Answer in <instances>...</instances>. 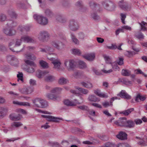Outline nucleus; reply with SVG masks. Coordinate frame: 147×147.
Instances as JSON below:
<instances>
[{"instance_id": "5701e85b", "label": "nucleus", "mask_w": 147, "mask_h": 147, "mask_svg": "<svg viewBox=\"0 0 147 147\" xmlns=\"http://www.w3.org/2000/svg\"><path fill=\"white\" fill-rule=\"evenodd\" d=\"M146 99V98L145 96H142L139 94L136 96L135 100L136 102H139L141 101H144Z\"/></svg>"}, {"instance_id": "9d476101", "label": "nucleus", "mask_w": 147, "mask_h": 147, "mask_svg": "<svg viewBox=\"0 0 147 147\" xmlns=\"http://www.w3.org/2000/svg\"><path fill=\"white\" fill-rule=\"evenodd\" d=\"M3 32L6 35L12 36L15 35L16 33V31L13 28H5L4 29Z\"/></svg>"}, {"instance_id": "b1692460", "label": "nucleus", "mask_w": 147, "mask_h": 147, "mask_svg": "<svg viewBox=\"0 0 147 147\" xmlns=\"http://www.w3.org/2000/svg\"><path fill=\"white\" fill-rule=\"evenodd\" d=\"M22 118V116L18 114L17 116H13L11 115H10V118L13 121H16L20 120Z\"/></svg>"}, {"instance_id": "4be33fe9", "label": "nucleus", "mask_w": 147, "mask_h": 147, "mask_svg": "<svg viewBox=\"0 0 147 147\" xmlns=\"http://www.w3.org/2000/svg\"><path fill=\"white\" fill-rule=\"evenodd\" d=\"M88 99L90 102H95L99 101L100 100L99 98H97L93 94L89 95Z\"/></svg>"}, {"instance_id": "72a5a7b5", "label": "nucleus", "mask_w": 147, "mask_h": 147, "mask_svg": "<svg viewBox=\"0 0 147 147\" xmlns=\"http://www.w3.org/2000/svg\"><path fill=\"white\" fill-rule=\"evenodd\" d=\"M58 82L60 84L63 85L68 82V81L64 78H61L59 79Z\"/></svg>"}, {"instance_id": "c756f323", "label": "nucleus", "mask_w": 147, "mask_h": 147, "mask_svg": "<svg viewBox=\"0 0 147 147\" xmlns=\"http://www.w3.org/2000/svg\"><path fill=\"white\" fill-rule=\"evenodd\" d=\"M134 110V108H130L125 110L121 112V114H123L125 116L128 115L131 112L133 111Z\"/></svg>"}, {"instance_id": "e2e57ef3", "label": "nucleus", "mask_w": 147, "mask_h": 147, "mask_svg": "<svg viewBox=\"0 0 147 147\" xmlns=\"http://www.w3.org/2000/svg\"><path fill=\"white\" fill-rule=\"evenodd\" d=\"M72 53L74 55H79L80 54V52L79 50L73 49L72 51Z\"/></svg>"}, {"instance_id": "e433bc0d", "label": "nucleus", "mask_w": 147, "mask_h": 147, "mask_svg": "<svg viewBox=\"0 0 147 147\" xmlns=\"http://www.w3.org/2000/svg\"><path fill=\"white\" fill-rule=\"evenodd\" d=\"M25 57L29 59H30L32 60H35L36 59L35 56L33 54H31L30 53L26 54L25 55Z\"/></svg>"}, {"instance_id": "3c124183", "label": "nucleus", "mask_w": 147, "mask_h": 147, "mask_svg": "<svg viewBox=\"0 0 147 147\" xmlns=\"http://www.w3.org/2000/svg\"><path fill=\"white\" fill-rule=\"evenodd\" d=\"M104 57L106 61V63L108 64L111 63V59L109 56L104 55Z\"/></svg>"}, {"instance_id": "8fccbe9b", "label": "nucleus", "mask_w": 147, "mask_h": 147, "mask_svg": "<svg viewBox=\"0 0 147 147\" xmlns=\"http://www.w3.org/2000/svg\"><path fill=\"white\" fill-rule=\"evenodd\" d=\"M71 36L73 42L75 44H78L79 43V42L78 40L76 38L74 34H71Z\"/></svg>"}, {"instance_id": "f03ea898", "label": "nucleus", "mask_w": 147, "mask_h": 147, "mask_svg": "<svg viewBox=\"0 0 147 147\" xmlns=\"http://www.w3.org/2000/svg\"><path fill=\"white\" fill-rule=\"evenodd\" d=\"M34 18L40 24L42 25H45L48 23V19L46 17L34 14L33 16Z\"/></svg>"}, {"instance_id": "f257e3e1", "label": "nucleus", "mask_w": 147, "mask_h": 147, "mask_svg": "<svg viewBox=\"0 0 147 147\" xmlns=\"http://www.w3.org/2000/svg\"><path fill=\"white\" fill-rule=\"evenodd\" d=\"M22 41L21 38L20 39H17L16 40L15 42H14V41H12L11 42L9 43V47H10L9 48L13 52H16L22 51L24 48V46L20 51H18L16 49L17 47L19 46L20 45Z\"/></svg>"}, {"instance_id": "4d7b16f0", "label": "nucleus", "mask_w": 147, "mask_h": 147, "mask_svg": "<svg viewBox=\"0 0 147 147\" xmlns=\"http://www.w3.org/2000/svg\"><path fill=\"white\" fill-rule=\"evenodd\" d=\"M138 144L142 146H145L147 145V142H145L142 139L138 142Z\"/></svg>"}, {"instance_id": "bf43d9fd", "label": "nucleus", "mask_w": 147, "mask_h": 147, "mask_svg": "<svg viewBox=\"0 0 147 147\" xmlns=\"http://www.w3.org/2000/svg\"><path fill=\"white\" fill-rule=\"evenodd\" d=\"M23 74H17V77L18 78L17 80L19 81L20 80L22 82H23Z\"/></svg>"}, {"instance_id": "f8f14e48", "label": "nucleus", "mask_w": 147, "mask_h": 147, "mask_svg": "<svg viewBox=\"0 0 147 147\" xmlns=\"http://www.w3.org/2000/svg\"><path fill=\"white\" fill-rule=\"evenodd\" d=\"M117 95L119 96L121 98L127 99H129L131 98V96L126 92L124 90H121L119 93L117 94Z\"/></svg>"}, {"instance_id": "c85d7f7f", "label": "nucleus", "mask_w": 147, "mask_h": 147, "mask_svg": "<svg viewBox=\"0 0 147 147\" xmlns=\"http://www.w3.org/2000/svg\"><path fill=\"white\" fill-rule=\"evenodd\" d=\"M45 80L47 82H52L55 80V77L52 75L45 76Z\"/></svg>"}, {"instance_id": "37998d69", "label": "nucleus", "mask_w": 147, "mask_h": 147, "mask_svg": "<svg viewBox=\"0 0 147 147\" xmlns=\"http://www.w3.org/2000/svg\"><path fill=\"white\" fill-rule=\"evenodd\" d=\"M76 89H78L81 93L85 94H88L89 92V91L88 90L82 88L78 87L76 88Z\"/></svg>"}, {"instance_id": "473e14b6", "label": "nucleus", "mask_w": 147, "mask_h": 147, "mask_svg": "<svg viewBox=\"0 0 147 147\" xmlns=\"http://www.w3.org/2000/svg\"><path fill=\"white\" fill-rule=\"evenodd\" d=\"M136 53L134 51H126L124 53L125 55L129 57H131Z\"/></svg>"}, {"instance_id": "c03bdc74", "label": "nucleus", "mask_w": 147, "mask_h": 147, "mask_svg": "<svg viewBox=\"0 0 147 147\" xmlns=\"http://www.w3.org/2000/svg\"><path fill=\"white\" fill-rule=\"evenodd\" d=\"M7 24L8 26L14 27L17 26V23L12 20H9Z\"/></svg>"}, {"instance_id": "2f4dec72", "label": "nucleus", "mask_w": 147, "mask_h": 147, "mask_svg": "<svg viewBox=\"0 0 147 147\" xmlns=\"http://www.w3.org/2000/svg\"><path fill=\"white\" fill-rule=\"evenodd\" d=\"M6 109L3 107H0V119L3 118L5 115Z\"/></svg>"}, {"instance_id": "603ef678", "label": "nucleus", "mask_w": 147, "mask_h": 147, "mask_svg": "<svg viewBox=\"0 0 147 147\" xmlns=\"http://www.w3.org/2000/svg\"><path fill=\"white\" fill-rule=\"evenodd\" d=\"M77 107L78 109H80L83 111H87L89 110L88 108L86 105H83L82 106H78Z\"/></svg>"}, {"instance_id": "a19ab883", "label": "nucleus", "mask_w": 147, "mask_h": 147, "mask_svg": "<svg viewBox=\"0 0 147 147\" xmlns=\"http://www.w3.org/2000/svg\"><path fill=\"white\" fill-rule=\"evenodd\" d=\"M75 66L74 64V61L73 60H70L69 61V70H73Z\"/></svg>"}, {"instance_id": "5fc2aeb1", "label": "nucleus", "mask_w": 147, "mask_h": 147, "mask_svg": "<svg viewBox=\"0 0 147 147\" xmlns=\"http://www.w3.org/2000/svg\"><path fill=\"white\" fill-rule=\"evenodd\" d=\"M121 19V22L123 24H125V20L126 18V15L125 14L123 13H120Z\"/></svg>"}, {"instance_id": "774afa93", "label": "nucleus", "mask_w": 147, "mask_h": 147, "mask_svg": "<svg viewBox=\"0 0 147 147\" xmlns=\"http://www.w3.org/2000/svg\"><path fill=\"white\" fill-rule=\"evenodd\" d=\"M27 88V94H30L33 92V90L32 88L30 87L26 88Z\"/></svg>"}, {"instance_id": "7ed1b4c3", "label": "nucleus", "mask_w": 147, "mask_h": 147, "mask_svg": "<svg viewBox=\"0 0 147 147\" xmlns=\"http://www.w3.org/2000/svg\"><path fill=\"white\" fill-rule=\"evenodd\" d=\"M49 38L50 34L47 32L45 30L40 31L38 35V39L42 42H47Z\"/></svg>"}, {"instance_id": "052dcab7", "label": "nucleus", "mask_w": 147, "mask_h": 147, "mask_svg": "<svg viewBox=\"0 0 147 147\" xmlns=\"http://www.w3.org/2000/svg\"><path fill=\"white\" fill-rule=\"evenodd\" d=\"M61 3L65 7L67 6L69 4V3L67 0H61Z\"/></svg>"}, {"instance_id": "58836bf2", "label": "nucleus", "mask_w": 147, "mask_h": 147, "mask_svg": "<svg viewBox=\"0 0 147 147\" xmlns=\"http://www.w3.org/2000/svg\"><path fill=\"white\" fill-rule=\"evenodd\" d=\"M8 12L9 14L12 18H16L17 17V15L13 9H11L9 10L8 11Z\"/></svg>"}, {"instance_id": "1a4fd4ad", "label": "nucleus", "mask_w": 147, "mask_h": 147, "mask_svg": "<svg viewBox=\"0 0 147 147\" xmlns=\"http://www.w3.org/2000/svg\"><path fill=\"white\" fill-rule=\"evenodd\" d=\"M126 120L125 117L120 118L118 120L115 121L114 123L118 126L125 127Z\"/></svg>"}, {"instance_id": "ddd939ff", "label": "nucleus", "mask_w": 147, "mask_h": 147, "mask_svg": "<svg viewBox=\"0 0 147 147\" xmlns=\"http://www.w3.org/2000/svg\"><path fill=\"white\" fill-rule=\"evenodd\" d=\"M52 45L57 49H60L61 46L63 45V43L59 40H54L51 43Z\"/></svg>"}, {"instance_id": "4468645a", "label": "nucleus", "mask_w": 147, "mask_h": 147, "mask_svg": "<svg viewBox=\"0 0 147 147\" xmlns=\"http://www.w3.org/2000/svg\"><path fill=\"white\" fill-rule=\"evenodd\" d=\"M119 7L122 9L124 10H127L129 8L128 4L124 1L123 0H122L119 2Z\"/></svg>"}, {"instance_id": "39448f33", "label": "nucleus", "mask_w": 147, "mask_h": 147, "mask_svg": "<svg viewBox=\"0 0 147 147\" xmlns=\"http://www.w3.org/2000/svg\"><path fill=\"white\" fill-rule=\"evenodd\" d=\"M47 58L50 60L52 61V63L54 65V68L56 69L58 71L63 70L64 68L62 69L60 67L61 63L60 61L58 59H55L54 58L49 57Z\"/></svg>"}, {"instance_id": "864d4df0", "label": "nucleus", "mask_w": 147, "mask_h": 147, "mask_svg": "<svg viewBox=\"0 0 147 147\" xmlns=\"http://www.w3.org/2000/svg\"><path fill=\"white\" fill-rule=\"evenodd\" d=\"M22 124L20 122H14L11 124V126L13 127H18L22 125Z\"/></svg>"}, {"instance_id": "a211bd4d", "label": "nucleus", "mask_w": 147, "mask_h": 147, "mask_svg": "<svg viewBox=\"0 0 147 147\" xmlns=\"http://www.w3.org/2000/svg\"><path fill=\"white\" fill-rule=\"evenodd\" d=\"M85 59L88 61H92L95 57V54L94 53H91L83 56Z\"/></svg>"}, {"instance_id": "338daca9", "label": "nucleus", "mask_w": 147, "mask_h": 147, "mask_svg": "<svg viewBox=\"0 0 147 147\" xmlns=\"http://www.w3.org/2000/svg\"><path fill=\"white\" fill-rule=\"evenodd\" d=\"M17 6L20 8H24L25 7V4L21 2L18 3Z\"/></svg>"}, {"instance_id": "393cba45", "label": "nucleus", "mask_w": 147, "mask_h": 147, "mask_svg": "<svg viewBox=\"0 0 147 147\" xmlns=\"http://www.w3.org/2000/svg\"><path fill=\"white\" fill-rule=\"evenodd\" d=\"M13 104L20 106H30V104L28 102H22L18 101H13Z\"/></svg>"}, {"instance_id": "9b49d317", "label": "nucleus", "mask_w": 147, "mask_h": 147, "mask_svg": "<svg viewBox=\"0 0 147 147\" xmlns=\"http://www.w3.org/2000/svg\"><path fill=\"white\" fill-rule=\"evenodd\" d=\"M89 5L90 7L93 10L96 11L99 10L100 5L92 1L89 2Z\"/></svg>"}, {"instance_id": "c9c22d12", "label": "nucleus", "mask_w": 147, "mask_h": 147, "mask_svg": "<svg viewBox=\"0 0 147 147\" xmlns=\"http://www.w3.org/2000/svg\"><path fill=\"white\" fill-rule=\"evenodd\" d=\"M62 90V88H60L55 87L53 88L51 91V92L52 93H60Z\"/></svg>"}, {"instance_id": "f3484780", "label": "nucleus", "mask_w": 147, "mask_h": 147, "mask_svg": "<svg viewBox=\"0 0 147 147\" xmlns=\"http://www.w3.org/2000/svg\"><path fill=\"white\" fill-rule=\"evenodd\" d=\"M48 99L52 100H58L60 99V97L57 95L51 94H48L46 95Z\"/></svg>"}, {"instance_id": "0eeeda50", "label": "nucleus", "mask_w": 147, "mask_h": 147, "mask_svg": "<svg viewBox=\"0 0 147 147\" xmlns=\"http://www.w3.org/2000/svg\"><path fill=\"white\" fill-rule=\"evenodd\" d=\"M68 27L69 29L73 31L78 29L79 25L77 22L74 19H71L69 22Z\"/></svg>"}, {"instance_id": "13d9d810", "label": "nucleus", "mask_w": 147, "mask_h": 147, "mask_svg": "<svg viewBox=\"0 0 147 147\" xmlns=\"http://www.w3.org/2000/svg\"><path fill=\"white\" fill-rule=\"evenodd\" d=\"M123 57H119V60L117 61V63L119 65H122L123 64Z\"/></svg>"}, {"instance_id": "6e6552de", "label": "nucleus", "mask_w": 147, "mask_h": 147, "mask_svg": "<svg viewBox=\"0 0 147 147\" xmlns=\"http://www.w3.org/2000/svg\"><path fill=\"white\" fill-rule=\"evenodd\" d=\"M22 41L27 43H32L35 42V40L33 37L27 35H24L21 37Z\"/></svg>"}, {"instance_id": "6ab92c4d", "label": "nucleus", "mask_w": 147, "mask_h": 147, "mask_svg": "<svg viewBox=\"0 0 147 147\" xmlns=\"http://www.w3.org/2000/svg\"><path fill=\"white\" fill-rule=\"evenodd\" d=\"M81 84L84 87L90 89H91L93 87L92 84L90 82H81Z\"/></svg>"}, {"instance_id": "4c0bfd02", "label": "nucleus", "mask_w": 147, "mask_h": 147, "mask_svg": "<svg viewBox=\"0 0 147 147\" xmlns=\"http://www.w3.org/2000/svg\"><path fill=\"white\" fill-rule=\"evenodd\" d=\"M40 65L44 68H47L48 67V64L45 61L42 60L39 62Z\"/></svg>"}, {"instance_id": "cd10ccee", "label": "nucleus", "mask_w": 147, "mask_h": 147, "mask_svg": "<svg viewBox=\"0 0 147 147\" xmlns=\"http://www.w3.org/2000/svg\"><path fill=\"white\" fill-rule=\"evenodd\" d=\"M47 119L49 121L58 122H59L58 120L59 119L52 116L48 115Z\"/></svg>"}, {"instance_id": "dca6fc26", "label": "nucleus", "mask_w": 147, "mask_h": 147, "mask_svg": "<svg viewBox=\"0 0 147 147\" xmlns=\"http://www.w3.org/2000/svg\"><path fill=\"white\" fill-rule=\"evenodd\" d=\"M127 135L125 132L121 131L119 134L116 135L118 139L121 140H125L127 139Z\"/></svg>"}, {"instance_id": "423d86ee", "label": "nucleus", "mask_w": 147, "mask_h": 147, "mask_svg": "<svg viewBox=\"0 0 147 147\" xmlns=\"http://www.w3.org/2000/svg\"><path fill=\"white\" fill-rule=\"evenodd\" d=\"M7 59L12 66L15 67L18 66L19 62L18 59L14 56L9 55L7 56Z\"/></svg>"}, {"instance_id": "0e129e2a", "label": "nucleus", "mask_w": 147, "mask_h": 147, "mask_svg": "<svg viewBox=\"0 0 147 147\" xmlns=\"http://www.w3.org/2000/svg\"><path fill=\"white\" fill-rule=\"evenodd\" d=\"M140 24L142 30H146V28L144 27V26L146 25H147V23L144 22V21H142Z\"/></svg>"}, {"instance_id": "69168bd1", "label": "nucleus", "mask_w": 147, "mask_h": 147, "mask_svg": "<svg viewBox=\"0 0 147 147\" xmlns=\"http://www.w3.org/2000/svg\"><path fill=\"white\" fill-rule=\"evenodd\" d=\"M6 19V16L4 14H0V21H4Z\"/></svg>"}, {"instance_id": "49530a36", "label": "nucleus", "mask_w": 147, "mask_h": 147, "mask_svg": "<svg viewBox=\"0 0 147 147\" xmlns=\"http://www.w3.org/2000/svg\"><path fill=\"white\" fill-rule=\"evenodd\" d=\"M25 62L27 64L31 66H33L34 67L36 66V65L35 64L34 62L29 60H25Z\"/></svg>"}, {"instance_id": "6e6d98bb", "label": "nucleus", "mask_w": 147, "mask_h": 147, "mask_svg": "<svg viewBox=\"0 0 147 147\" xmlns=\"http://www.w3.org/2000/svg\"><path fill=\"white\" fill-rule=\"evenodd\" d=\"M74 76L76 78L86 79L83 74H74Z\"/></svg>"}, {"instance_id": "412c9836", "label": "nucleus", "mask_w": 147, "mask_h": 147, "mask_svg": "<svg viewBox=\"0 0 147 147\" xmlns=\"http://www.w3.org/2000/svg\"><path fill=\"white\" fill-rule=\"evenodd\" d=\"M45 13L46 16L51 18L54 16V13L52 11L49 9H47L45 10Z\"/></svg>"}, {"instance_id": "09e8293b", "label": "nucleus", "mask_w": 147, "mask_h": 147, "mask_svg": "<svg viewBox=\"0 0 147 147\" xmlns=\"http://www.w3.org/2000/svg\"><path fill=\"white\" fill-rule=\"evenodd\" d=\"M79 64L80 67L81 68H84L86 67V63L82 61H79Z\"/></svg>"}, {"instance_id": "de8ad7c7", "label": "nucleus", "mask_w": 147, "mask_h": 147, "mask_svg": "<svg viewBox=\"0 0 147 147\" xmlns=\"http://www.w3.org/2000/svg\"><path fill=\"white\" fill-rule=\"evenodd\" d=\"M125 76H129L131 79V81L134 82L136 79V75L134 74H122Z\"/></svg>"}, {"instance_id": "ea45409f", "label": "nucleus", "mask_w": 147, "mask_h": 147, "mask_svg": "<svg viewBox=\"0 0 147 147\" xmlns=\"http://www.w3.org/2000/svg\"><path fill=\"white\" fill-rule=\"evenodd\" d=\"M102 105L105 108L108 107L109 106H113L112 101H111L110 100V102L105 101L103 102L102 104Z\"/></svg>"}, {"instance_id": "f704fd0d", "label": "nucleus", "mask_w": 147, "mask_h": 147, "mask_svg": "<svg viewBox=\"0 0 147 147\" xmlns=\"http://www.w3.org/2000/svg\"><path fill=\"white\" fill-rule=\"evenodd\" d=\"M48 106V103L45 100L41 99L40 108H45Z\"/></svg>"}, {"instance_id": "20e7f679", "label": "nucleus", "mask_w": 147, "mask_h": 147, "mask_svg": "<svg viewBox=\"0 0 147 147\" xmlns=\"http://www.w3.org/2000/svg\"><path fill=\"white\" fill-rule=\"evenodd\" d=\"M102 3L105 8L110 11L114 10L116 7L115 4L110 1L106 0L103 1Z\"/></svg>"}, {"instance_id": "7c9ffc66", "label": "nucleus", "mask_w": 147, "mask_h": 147, "mask_svg": "<svg viewBox=\"0 0 147 147\" xmlns=\"http://www.w3.org/2000/svg\"><path fill=\"white\" fill-rule=\"evenodd\" d=\"M91 17L94 20L96 21H98L100 20V17L95 12H92L91 13Z\"/></svg>"}, {"instance_id": "79ce46f5", "label": "nucleus", "mask_w": 147, "mask_h": 147, "mask_svg": "<svg viewBox=\"0 0 147 147\" xmlns=\"http://www.w3.org/2000/svg\"><path fill=\"white\" fill-rule=\"evenodd\" d=\"M64 104L67 106H75L76 104L69 100H66L64 101Z\"/></svg>"}, {"instance_id": "a18cd8bd", "label": "nucleus", "mask_w": 147, "mask_h": 147, "mask_svg": "<svg viewBox=\"0 0 147 147\" xmlns=\"http://www.w3.org/2000/svg\"><path fill=\"white\" fill-rule=\"evenodd\" d=\"M22 68L28 73H33L34 71V69L31 67L27 68H24L22 67Z\"/></svg>"}, {"instance_id": "aec40b11", "label": "nucleus", "mask_w": 147, "mask_h": 147, "mask_svg": "<svg viewBox=\"0 0 147 147\" xmlns=\"http://www.w3.org/2000/svg\"><path fill=\"white\" fill-rule=\"evenodd\" d=\"M32 100L33 103L34 104L35 107H40L41 99L40 98H36L33 99Z\"/></svg>"}, {"instance_id": "680f3d73", "label": "nucleus", "mask_w": 147, "mask_h": 147, "mask_svg": "<svg viewBox=\"0 0 147 147\" xmlns=\"http://www.w3.org/2000/svg\"><path fill=\"white\" fill-rule=\"evenodd\" d=\"M136 37L139 39H143L144 38V36L143 34L140 32L137 35H136Z\"/></svg>"}, {"instance_id": "bb28decb", "label": "nucleus", "mask_w": 147, "mask_h": 147, "mask_svg": "<svg viewBox=\"0 0 147 147\" xmlns=\"http://www.w3.org/2000/svg\"><path fill=\"white\" fill-rule=\"evenodd\" d=\"M134 125L135 123L132 121L131 120H126L125 127L129 128H132L134 127Z\"/></svg>"}, {"instance_id": "2eb2a0df", "label": "nucleus", "mask_w": 147, "mask_h": 147, "mask_svg": "<svg viewBox=\"0 0 147 147\" xmlns=\"http://www.w3.org/2000/svg\"><path fill=\"white\" fill-rule=\"evenodd\" d=\"M76 6L79 8V11L81 12H85L86 10V8L84 7L82 2L81 1H79L76 3Z\"/></svg>"}, {"instance_id": "a878e982", "label": "nucleus", "mask_w": 147, "mask_h": 147, "mask_svg": "<svg viewBox=\"0 0 147 147\" xmlns=\"http://www.w3.org/2000/svg\"><path fill=\"white\" fill-rule=\"evenodd\" d=\"M56 20L59 22L61 23H65L66 22V19L63 16L58 15L56 16Z\"/></svg>"}]
</instances>
